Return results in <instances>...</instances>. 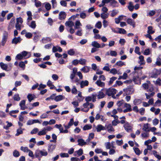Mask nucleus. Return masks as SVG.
<instances>
[{
    "instance_id": "1",
    "label": "nucleus",
    "mask_w": 161,
    "mask_h": 161,
    "mask_svg": "<svg viewBox=\"0 0 161 161\" xmlns=\"http://www.w3.org/2000/svg\"><path fill=\"white\" fill-rule=\"evenodd\" d=\"M48 154V153L46 150L44 149L42 150H37L36 151L35 153V155L36 158L39 157H42L43 156H47Z\"/></svg>"
},
{
    "instance_id": "2",
    "label": "nucleus",
    "mask_w": 161,
    "mask_h": 161,
    "mask_svg": "<svg viewBox=\"0 0 161 161\" xmlns=\"http://www.w3.org/2000/svg\"><path fill=\"white\" fill-rule=\"evenodd\" d=\"M104 89L106 91V94L108 96L115 95L116 93L117 90L114 88H110Z\"/></svg>"
},
{
    "instance_id": "3",
    "label": "nucleus",
    "mask_w": 161,
    "mask_h": 161,
    "mask_svg": "<svg viewBox=\"0 0 161 161\" xmlns=\"http://www.w3.org/2000/svg\"><path fill=\"white\" fill-rule=\"evenodd\" d=\"M8 36V33L6 32H4L3 35V39L1 42V44L2 46H4L5 44L7 41Z\"/></svg>"
},
{
    "instance_id": "4",
    "label": "nucleus",
    "mask_w": 161,
    "mask_h": 161,
    "mask_svg": "<svg viewBox=\"0 0 161 161\" xmlns=\"http://www.w3.org/2000/svg\"><path fill=\"white\" fill-rule=\"evenodd\" d=\"M15 22V19L14 18H12L11 19L8 27V30H10L11 29H13L14 26V24Z\"/></svg>"
},
{
    "instance_id": "5",
    "label": "nucleus",
    "mask_w": 161,
    "mask_h": 161,
    "mask_svg": "<svg viewBox=\"0 0 161 161\" xmlns=\"http://www.w3.org/2000/svg\"><path fill=\"white\" fill-rule=\"evenodd\" d=\"M66 16V13L63 11L60 12L59 14V19L60 20H63L65 19Z\"/></svg>"
},
{
    "instance_id": "6",
    "label": "nucleus",
    "mask_w": 161,
    "mask_h": 161,
    "mask_svg": "<svg viewBox=\"0 0 161 161\" xmlns=\"http://www.w3.org/2000/svg\"><path fill=\"white\" fill-rule=\"evenodd\" d=\"M95 84L98 86L104 87L105 86V83L104 82H102L100 80H97Z\"/></svg>"
},
{
    "instance_id": "7",
    "label": "nucleus",
    "mask_w": 161,
    "mask_h": 161,
    "mask_svg": "<svg viewBox=\"0 0 161 161\" xmlns=\"http://www.w3.org/2000/svg\"><path fill=\"white\" fill-rule=\"evenodd\" d=\"M124 91H125V90L129 94H132L134 92V89L132 86L128 87L125 90L124 89Z\"/></svg>"
},
{
    "instance_id": "8",
    "label": "nucleus",
    "mask_w": 161,
    "mask_h": 161,
    "mask_svg": "<svg viewBox=\"0 0 161 161\" xmlns=\"http://www.w3.org/2000/svg\"><path fill=\"white\" fill-rule=\"evenodd\" d=\"M21 39L20 37H15L12 40V43L13 44H16L21 42Z\"/></svg>"
},
{
    "instance_id": "9",
    "label": "nucleus",
    "mask_w": 161,
    "mask_h": 161,
    "mask_svg": "<svg viewBox=\"0 0 161 161\" xmlns=\"http://www.w3.org/2000/svg\"><path fill=\"white\" fill-rule=\"evenodd\" d=\"M124 126L125 129L127 132H130L132 129L131 126L128 123H125Z\"/></svg>"
},
{
    "instance_id": "10",
    "label": "nucleus",
    "mask_w": 161,
    "mask_h": 161,
    "mask_svg": "<svg viewBox=\"0 0 161 161\" xmlns=\"http://www.w3.org/2000/svg\"><path fill=\"white\" fill-rule=\"evenodd\" d=\"M80 87L83 88L85 86H87L89 85V82L87 80L85 81H82L80 83Z\"/></svg>"
},
{
    "instance_id": "11",
    "label": "nucleus",
    "mask_w": 161,
    "mask_h": 161,
    "mask_svg": "<svg viewBox=\"0 0 161 161\" xmlns=\"http://www.w3.org/2000/svg\"><path fill=\"white\" fill-rule=\"evenodd\" d=\"M65 98L64 96L62 95H59L56 96L54 99L56 102H58L61 101Z\"/></svg>"
},
{
    "instance_id": "12",
    "label": "nucleus",
    "mask_w": 161,
    "mask_h": 161,
    "mask_svg": "<svg viewBox=\"0 0 161 161\" xmlns=\"http://www.w3.org/2000/svg\"><path fill=\"white\" fill-rule=\"evenodd\" d=\"M53 52L55 53L57 51L61 52L62 51V49L59 46H54L53 48Z\"/></svg>"
},
{
    "instance_id": "13",
    "label": "nucleus",
    "mask_w": 161,
    "mask_h": 161,
    "mask_svg": "<svg viewBox=\"0 0 161 161\" xmlns=\"http://www.w3.org/2000/svg\"><path fill=\"white\" fill-rule=\"evenodd\" d=\"M104 90V89H102L101 91H100L97 94V96L98 98L101 99L105 97V94L102 91V90Z\"/></svg>"
},
{
    "instance_id": "14",
    "label": "nucleus",
    "mask_w": 161,
    "mask_h": 161,
    "mask_svg": "<svg viewBox=\"0 0 161 161\" xmlns=\"http://www.w3.org/2000/svg\"><path fill=\"white\" fill-rule=\"evenodd\" d=\"M139 58L140 61L138 62V63L140 64V65H144L145 62L144 60V56L142 55H141L139 57Z\"/></svg>"
},
{
    "instance_id": "15",
    "label": "nucleus",
    "mask_w": 161,
    "mask_h": 161,
    "mask_svg": "<svg viewBox=\"0 0 161 161\" xmlns=\"http://www.w3.org/2000/svg\"><path fill=\"white\" fill-rule=\"evenodd\" d=\"M96 129L97 132H100L101 130H104L106 129L104 126L101 125H98L96 127Z\"/></svg>"
},
{
    "instance_id": "16",
    "label": "nucleus",
    "mask_w": 161,
    "mask_h": 161,
    "mask_svg": "<svg viewBox=\"0 0 161 161\" xmlns=\"http://www.w3.org/2000/svg\"><path fill=\"white\" fill-rule=\"evenodd\" d=\"M27 97L28 99V101L30 102L36 98V97L34 94H29L28 95Z\"/></svg>"
},
{
    "instance_id": "17",
    "label": "nucleus",
    "mask_w": 161,
    "mask_h": 161,
    "mask_svg": "<svg viewBox=\"0 0 161 161\" xmlns=\"http://www.w3.org/2000/svg\"><path fill=\"white\" fill-rule=\"evenodd\" d=\"M83 153V151L82 149H80L78 150L75 152L74 155L75 156H80Z\"/></svg>"
},
{
    "instance_id": "18",
    "label": "nucleus",
    "mask_w": 161,
    "mask_h": 161,
    "mask_svg": "<svg viewBox=\"0 0 161 161\" xmlns=\"http://www.w3.org/2000/svg\"><path fill=\"white\" fill-rule=\"evenodd\" d=\"M78 145L80 146H83L86 144V142H85L82 139H79L78 140Z\"/></svg>"
},
{
    "instance_id": "19",
    "label": "nucleus",
    "mask_w": 161,
    "mask_h": 161,
    "mask_svg": "<svg viewBox=\"0 0 161 161\" xmlns=\"http://www.w3.org/2000/svg\"><path fill=\"white\" fill-rule=\"evenodd\" d=\"M92 47L97 48H99L101 47V45L96 41L92 42Z\"/></svg>"
},
{
    "instance_id": "20",
    "label": "nucleus",
    "mask_w": 161,
    "mask_h": 161,
    "mask_svg": "<svg viewBox=\"0 0 161 161\" xmlns=\"http://www.w3.org/2000/svg\"><path fill=\"white\" fill-rule=\"evenodd\" d=\"M0 66L3 69L7 71H8L7 70L8 66L7 64H5L3 62H1L0 63Z\"/></svg>"
},
{
    "instance_id": "21",
    "label": "nucleus",
    "mask_w": 161,
    "mask_h": 161,
    "mask_svg": "<svg viewBox=\"0 0 161 161\" xmlns=\"http://www.w3.org/2000/svg\"><path fill=\"white\" fill-rule=\"evenodd\" d=\"M74 22L71 21H66L65 23V25L66 26H68L69 27L72 28L74 25Z\"/></svg>"
},
{
    "instance_id": "22",
    "label": "nucleus",
    "mask_w": 161,
    "mask_h": 161,
    "mask_svg": "<svg viewBox=\"0 0 161 161\" xmlns=\"http://www.w3.org/2000/svg\"><path fill=\"white\" fill-rule=\"evenodd\" d=\"M149 124L148 123L145 124L144 125L142 130L145 131L149 132Z\"/></svg>"
},
{
    "instance_id": "23",
    "label": "nucleus",
    "mask_w": 161,
    "mask_h": 161,
    "mask_svg": "<svg viewBox=\"0 0 161 161\" xmlns=\"http://www.w3.org/2000/svg\"><path fill=\"white\" fill-rule=\"evenodd\" d=\"M126 21L128 24L132 25L134 27H135V23L134 21L132 19L129 18L127 19Z\"/></svg>"
},
{
    "instance_id": "24",
    "label": "nucleus",
    "mask_w": 161,
    "mask_h": 161,
    "mask_svg": "<svg viewBox=\"0 0 161 161\" xmlns=\"http://www.w3.org/2000/svg\"><path fill=\"white\" fill-rule=\"evenodd\" d=\"M56 147V146L55 145H49L48 147V152L49 153L52 152L53 150H54Z\"/></svg>"
},
{
    "instance_id": "25",
    "label": "nucleus",
    "mask_w": 161,
    "mask_h": 161,
    "mask_svg": "<svg viewBox=\"0 0 161 161\" xmlns=\"http://www.w3.org/2000/svg\"><path fill=\"white\" fill-rule=\"evenodd\" d=\"M155 92H152L149 93H145V94L146 96V99H150L151 97H153L155 94Z\"/></svg>"
},
{
    "instance_id": "26",
    "label": "nucleus",
    "mask_w": 161,
    "mask_h": 161,
    "mask_svg": "<svg viewBox=\"0 0 161 161\" xmlns=\"http://www.w3.org/2000/svg\"><path fill=\"white\" fill-rule=\"evenodd\" d=\"M90 70V68L87 66H85L83 67L81 69V71L84 73L88 72Z\"/></svg>"
},
{
    "instance_id": "27",
    "label": "nucleus",
    "mask_w": 161,
    "mask_h": 161,
    "mask_svg": "<svg viewBox=\"0 0 161 161\" xmlns=\"http://www.w3.org/2000/svg\"><path fill=\"white\" fill-rule=\"evenodd\" d=\"M25 100H22L19 103V106L21 107V109L22 110H24L25 109Z\"/></svg>"
},
{
    "instance_id": "28",
    "label": "nucleus",
    "mask_w": 161,
    "mask_h": 161,
    "mask_svg": "<svg viewBox=\"0 0 161 161\" xmlns=\"http://www.w3.org/2000/svg\"><path fill=\"white\" fill-rule=\"evenodd\" d=\"M118 13V10L116 9H114L111 11V16L112 17H114Z\"/></svg>"
},
{
    "instance_id": "29",
    "label": "nucleus",
    "mask_w": 161,
    "mask_h": 161,
    "mask_svg": "<svg viewBox=\"0 0 161 161\" xmlns=\"http://www.w3.org/2000/svg\"><path fill=\"white\" fill-rule=\"evenodd\" d=\"M24 130V129H22L21 127H20L19 129L17 130V133L15 134V136H17L20 134H22L23 133V130Z\"/></svg>"
},
{
    "instance_id": "30",
    "label": "nucleus",
    "mask_w": 161,
    "mask_h": 161,
    "mask_svg": "<svg viewBox=\"0 0 161 161\" xmlns=\"http://www.w3.org/2000/svg\"><path fill=\"white\" fill-rule=\"evenodd\" d=\"M154 32L155 31L153 30V27L152 26H149L148 27L147 31L148 33L153 34Z\"/></svg>"
},
{
    "instance_id": "31",
    "label": "nucleus",
    "mask_w": 161,
    "mask_h": 161,
    "mask_svg": "<svg viewBox=\"0 0 161 161\" xmlns=\"http://www.w3.org/2000/svg\"><path fill=\"white\" fill-rule=\"evenodd\" d=\"M142 103V100L138 99H135L133 101V104L134 105H137Z\"/></svg>"
},
{
    "instance_id": "32",
    "label": "nucleus",
    "mask_w": 161,
    "mask_h": 161,
    "mask_svg": "<svg viewBox=\"0 0 161 161\" xmlns=\"http://www.w3.org/2000/svg\"><path fill=\"white\" fill-rule=\"evenodd\" d=\"M108 13H103L101 14V17L103 19L107 18L108 16Z\"/></svg>"
},
{
    "instance_id": "33",
    "label": "nucleus",
    "mask_w": 161,
    "mask_h": 161,
    "mask_svg": "<svg viewBox=\"0 0 161 161\" xmlns=\"http://www.w3.org/2000/svg\"><path fill=\"white\" fill-rule=\"evenodd\" d=\"M46 132L44 128L40 131H39L37 133L38 136H42L46 135Z\"/></svg>"
},
{
    "instance_id": "34",
    "label": "nucleus",
    "mask_w": 161,
    "mask_h": 161,
    "mask_svg": "<svg viewBox=\"0 0 161 161\" xmlns=\"http://www.w3.org/2000/svg\"><path fill=\"white\" fill-rule=\"evenodd\" d=\"M117 79V77H113L110 79V80L108 82V85H111L113 82Z\"/></svg>"
},
{
    "instance_id": "35",
    "label": "nucleus",
    "mask_w": 161,
    "mask_h": 161,
    "mask_svg": "<svg viewBox=\"0 0 161 161\" xmlns=\"http://www.w3.org/2000/svg\"><path fill=\"white\" fill-rule=\"evenodd\" d=\"M87 61L84 58H80V60H79V63L80 64L84 65L86 64V63Z\"/></svg>"
},
{
    "instance_id": "36",
    "label": "nucleus",
    "mask_w": 161,
    "mask_h": 161,
    "mask_svg": "<svg viewBox=\"0 0 161 161\" xmlns=\"http://www.w3.org/2000/svg\"><path fill=\"white\" fill-rule=\"evenodd\" d=\"M105 145L107 149H110L111 147H112L113 148L114 147L113 146H111L110 143L109 142L105 143Z\"/></svg>"
},
{
    "instance_id": "37",
    "label": "nucleus",
    "mask_w": 161,
    "mask_h": 161,
    "mask_svg": "<svg viewBox=\"0 0 161 161\" xmlns=\"http://www.w3.org/2000/svg\"><path fill=\"white\" fill-rule=\"evenodd\" d=\"M107 128L108 129V131L109 132L114 131V128L112 127L111 124H109L108 125Z\"/></svg>"
},
{
    "instance_id": "38",
    "label": "nucleus",
    "mask_w": 161,
    "mask_h": 161,
    "mask_svg": "<svg viewBox=\"0 0 161 161\" xmlns=\"http://www.w3.org/2000/svg\"><path fill=\"white\" fill-rule=\"evenodd\" d=\"M133 149L135 153L137 155H139L141 153L138 148L134 147Z\"/></svg>"
},
{
    "instance_id": "39",
    "label": "nucleus",
    "mask_w": 161,
    "mask_h": 161,
    "mask_svg": "<svg viewBox=\"0 0 161 161\" xmlns=\"http://www.w3.org/2000/svg\"><path fill=\"white\" fill-rule=\"evenodd\" d=\"M13 155L14 157H18L20 155V154L19 151L15 150L13 152Z\"/></svg>"
},
{
    "instance_id": "40",
    "label": "nucleus",
    "mask_w": 161,
    "mask_h": 161,
    "mask_svg": "<svg viewBox=\"0 0 161 161\" xmlns=\"http://www.w3.org/2000/svg\"><path fill=\"white\" fill-rule=\"evenodd\" d=\"M128 8L130 11H132L134 9V6L133 5L132 3L131 2H130L129 3V5L128 6Z\"/></svg>"
},
{
    "instance_id": "41",
    "label": "nucleus",
    "mask_w": 161,
    "mask_h": 161,
    "mask_svg": "<svg viewBox=\"0 0 161 161\" xmlns=\"http://www.w3.org/2000/svg\"><path fill=\"white\" fill-rule=\"evenodd\" d=\"M92 128V126L91 125H86L84 126L83 130H87L91 129Z\"/></svg>"
},
{
    "instance_id": "42",
    "label": "nucleus",
    "mask_w": 161,
    "mask_h": 161,
    "mask_svg": "<svg viewBox=\"0 0 161 161\" xmlns=\"http://www.w3.org/2000/svg\"><path fill=\"white\" fill-rule=\"evenodd\" d=\"M13 98L14 100L16 101H19L20 99V97L18 94L14 95L13 97Z\"/></svg>"
},
{
    "instance_id": "43",
    "label": "nucleus",
    "mask_w": 161,
    "mask_h": 161,
    "mask_svg": "<svg viewBox=\"0 0 161 161\" xmlns=\"http://www.w3.org/2000/svg\"><path fill=\"white\" fill-rule=\"evenodd\" d=\"M6 123H7V125L6 126H4L3 128L6 130H8L9 127L12 126V124L11 123L9 122L8 121H6Z\"/></svg>"
},
{
    "instance_id": "44",
    "label": "nucleus",
    "mask_w": 161,
    "mask_h": 161,
    "mask_svg": "<svg viewBox=\"0 0 161 161\" xmlns=\"http://www.w3.org/2000/svg\"><path fill=\"white\" fill-rule=\"evenodd\" d=\"M115 65L121 67L123 65H125V64L123 62L121 61H119L117 62Z\"/></svg>"
},
{
    "instance_id": "45",
    "label": "nucleus",
    "mask_w": 161,
    "mask_h": 161,
    "mask_svg": "<svg viewBox=\"0 0 161 161\" xmlns=\"http://www.w3.org/2000/svg\"><path fill=\"white\" fill-rule=\"evenodd\" d=\"M97 97V94L94 93L92 94L91 97H92V101L94 102L96 101V97Z\"/></svg>"
},
{
    "instance_id": "46",
    "label": "nucleus",
    "mask_w": 161,
    "mask_h": 161,
    "mask_svg": "<svg viewBox=\"0 0 161 161\" xmlns=\"http://www.w3.org/2000/svg\"><path fill=\"white\" fill-rule=\"evenodd\" d=\"M39 129L37 128H34L31 132V134H34L36 133L39 131Z\"/></svg>"
},
{
    "instance_id": "47",
    "label": "nucleus",
    "mask_w": 161,
    "mask_h": 161,
    "mask_svg": "<svg viewBox=\"0 0 161 161\" xmlns=\"http://www.w3.org/2000/svg\"><path fill=\"white\" fill-rule=\"evenodd\" d=\"M133 80L135 84H137L139 81V79L138 76H135L133 78Z\"/></svg>"
},
{
    "instance_id": "48",
    "label": "nucleus",
    "mask_w": 161,
    "mask_h": 161,
    "mask_svg": "<svg viewBox=\"0 0 161 161\" xmlns=\"http://www.w3.org/2000/svg\"><path fill=\"white\" fill-rule=\"evenodd\" d=\"M29 26L32 28L35 29L36 26L35 21H32L31 22Z\"/></svg>"
},
{
    "instance_id": "49",
    "label": "nucleus",
    "mask_w": 161,
    "mask_h": 161,
    "mask_svg": "<svg viewBox=\"0 0 161 161\" xmlns=\"http://www.w3.org/2000/svg\"><path fill=\"white\" fill-rule=\"evenodd\" d=\"M68 53L71 56H73L75 54V52L73 49H70L67 51Z\"/></svg>"
},
{
    "instance_id": "50",
    "label": "nucleus",
    "mask_w": 161,
    "mask_h": 161,
    "mask_svg": "<svg viewBox=\"0 0 161 161\" xmlns=\"http://www.w3.org/2000/svg\"><path fill=\"white\" fill-rule=\"evenodd\" d=\"M20 150L25 152H28L29 150L28 147L23 146L21 147Z\"/></svg>"
},
{
    "instance_id": "51",
    "label": "nucleus",
    "mask_w": 161,
    "mask_h": 161,
    "mask_svg": "<svg viewBox=\"0 0 161 161\" xmlns=\"http://www.w3.org/2000/svg\"><path fill=\"white\" fill-rule=\"evenodd\" d=\"M23 57L21 53H19L17 54L15 58L16 59L19 60H21L23 59Z\"/></svg>"
},
{
    "instance_id": "52",
    "label": "nucleus",
    "mask_w": 161,
    "mask_h": 161,
    "mask_svg": "<svg viewBox=\"0 0 161 161\" xmlns=\"http://www.w3.org/2000/svg\"><path fill=\"white\" fill-rule=\"evenodd\" d=\"M19 66L22 68L23 69H24L25 67V65L24 64V62L23 61H21L20 62L19 64Z\"/></svg>"
},
{
    "instance_id": "53",
    "label": "nucleus",
    "mask_w": 161,
    "mask_h": 161,
    "mask_svg": "<svg viewBox=\"0 0 161 161\" xmlns=\"http://www.w3.org/2000/svg\"><path fill=\"white\" fill-rule=\"evenodd\" d=\"M118 32L119 33L125 34L126 33V31L123 28H119Z\"/></svg>"
},
{
    "instance_id": "54",
    "label": "nucleus",
    "mask_w": 161,
    "mask_h": 161,
    "mask_svg": "<svg viewBox=\"0 0 161 161\" xmlns=\"http://www.w3.org/2000/svg\"><path fill=\"white\" fill-rule=\"evenodd\" d=\"M159 123V120L157 118H155L153 120V124L154 125H157Z\"/></svg>"
},
{
    "instance_id": "55",
    "label": "nucleus",
    "mask_w": 161,
    "mask_h": 161,
    "mask_svg": "<svg viewBox=\"0 0 161 161\" xmlns=\"http://www.w3.org/2000/svg\"><path fill=\"white\" fill-rule=\"evenodd\" d=\"M140 48L138 47H136L135 50V52L136 54L140 55L141 54V53L139 51Z\"/></svg>"
},
{
    "instance_id": "56",
    "label": "nucleus",
    "mask_w": 161,
    "mask_h": 161,
    "mask_svg": "<svg viewBox=\"0 0 161 161\" xmlns=\"http://www.w3.org/2000/svg\"><path fill=\"white\" fill-rule=\"evenodd\" d=\"M110 72L113 75H115L117 73V71L116 69L113 68L111 69Z\"/></svg>"
},
{
    "instance_id": "57",
    "label": "nucleus",
    "mask_w": 161,
    "mask_h": 161,
    "mask_svg": "<svg viewBox=\"0 0 161 161\" xmlns=\"http://www.w3.org/2000/svg\"><path fill=\"white\" fill-rule=\"evenodd\" d=\"M60 156L61 157H69V155L68 153H61L60 154Z\"/></svg>"
},
{
    "instance_id": "58",
    "label": "nucleus",
    "mask_w": 161,
    "mask_h": 161,
    "mask_svg": "<svg viewBox=\"0 0 161 161\" xmlns=\"http://www.w3.org/2000/svg\"><path fill=\"white\" fill-rule=\"evenodd\" d=\"M147 92L152 93V92H154V88L153 86H149L148 88L147 89Z\"/></svg>"
},
{
    "instance_id": "59",
    "label": "nucleus",
    "mask_w": 161,
    "mask_h": 161,
    "mask_svg": "<svg viewBox=\"0 0 161 161\" xmlns=\"http://www.w3.org/2000/svg\"><path fill=\"white\" fill-rule=\"evenodd\" d=\"M45 7L47 10H49L51 8V5L50 3H47L46 4Z\"/></svg>"
},
{
    "instance_id": "60",
    "label": "nucleus",
    "mask_w": 161,
    "mask_h": 161,
    "mask_svg": "<svg viewBox=\"0 0 161 161\" xmlns=\"http://www.w3.org/2000/svg\"><path fill=\"white\" fill-rule=\"evenodd\" d=\"M95 27L98 29H100L102 27L101 22L100 21L97 22L95 25Z\"/></svg>"
},
{
    "instance_id": "61",
    "label": "nucleus",
    "mask_w": 161,
    "mask_h": 161,
    "mask_svg": "<svg viewBox=\"0 0 161 161\" xmlns=\"http://www.w3.org/2000/svg\"><path fill=\"white\" fill-rule=\"evenodd\" d=\"M123 103L124 100L122 99L119 101H118L117 103V104L118 107H119L122 105Z\"/></svg>"
},
{
    "instance_id": "62",
    "label": "nucleus",
    "mask_w": 161,
    "mask_h": 161,
    "mask_svg": "<svg viewBox=\"0 0 161 161\" xmlns=\"http://www.w3.org/2000/svg\"><path fill=\"white\" fill-rule=\"evenodd\" d=\"M150 51L149 48L147 49H145V51L143 53V54L144 55H147L150 54Z\"/></svg>"
},
{
    "instance_id": "63",
    "label": "nucleus",
    "mask_w": 161,
    "mask_h": 161,
    "mask_svg": "<svg viewBox=\"0 0 161 161\" xmlns=\"http://www.w3.org/2000/svg\"><path fill=\"white\" fill-rule=\"evenodd\" d=\"M110 55L112 56L115 57L117 55V53L114 51L111 50L110 51Z\"/></svg>"
},
{
    "instance_id": "64",
    "label": "nucleus",
    "mask_w": 161,
    "mask_h": 161,
    "mask_svg": "<svg viewBox=\"0 0 161 161\" xmlns=\"http://www.w3.org/2000/svg\"><path fill=\"white\" fill-rule=\"evenodd\" d=\"M52 78L54 80H57L58 79V76L56 74H53L52 75Z\"/></svg>"
}]
</instances>
